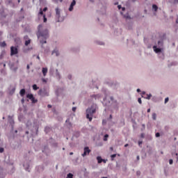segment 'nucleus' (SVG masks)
Wrapping results in <instances>:
<instances>
[{"instance_id": "nucleus-55", "label": "nucleus", "mask_w": 178, "mask_h": 178, "mask_svg": "<svg viewBox=\"0 0 178 178\" xmlns=\"http://www.w3.org/2000/svg\"><path fill=\"white\" fill-rule=\"evenodd\" d=\"M72 74H69V75L67 76L68 80H72Z\"/></svg>"}, {"instance_id": "nucleus-61", "label": "nucleus", "mask_w": 178, "mask_h": 178, "mask_svg": "<svg viewBox=\"0 0 178 178\" xmlns=\"http://www.w3.org/2000/svg\"><path fill=\"white\" fill-rule=\"evenodd\" d=\"M12 70L14 71V72H17V67H15L14 68H12Z\"/></svg>"}, {"instance_id": "nucleus-16", "label": "nucleus", "mask_w": 178, "mask_h": 178, "mask_svg": "<svg viewBox=\"0 0 178 178\" xmlns=\"http://www.w3.org/2000/svg\"><path fill=\"white\" fill-rule=\"evenodd\" d=\"M104 106H109L111 105V101L106 99V97L104 98V102H102Z\"/></svg>"}, {"instance_id": "nucleus-30", "label": "nucleus", "mask_w": 178, "mask_h": 178, "mask_svg": "<svg viewBox=\"0 0 178 178\" xmlns=\"http://www.w3.org/2000/svg\"><path fill=\"white\" fill-rule=\"evenodd\" d=\"M33 97H34V95L31 93V94L29 93V94L26 95V98H29V99L31 100Z\"/></svg>"}, {"instance_id": "nucleus-17", "label": "nucleus", "mask_w": 178, "mask_h": 178, "mask_svg": "<svg viewBox=\"0 0 178 178\" xmlns=\"http://www.w3.org/2000/svg\"><path fill=\"white\" fill-rule=\"evenodd\" d=\"M23 166L25 169V170H26V172H30V163H24Z\"/></svg>"}, {"instance_id": "nucleus-1", "label": "nucleus", "mask_w": 178, "mask_h": 178, "mask_svg": "<svg viewBox=\"0 0 178 178\" xmlns=\"http://www.w3.org/2000/svg\"><path fill=\"white\" fill-rule=\"evenodd\" d=\"M36 35L40 44H42L41 48H44V44H47V39L49 38V31L47 29H42V24H39Z\"/></svg>"}, {"instance_id": "nucleus-50", "label": "nucleus", "mask_w": 178, "mask_h": 178, "mask_svg": "<svg viewBox=\"0 0 178 178\" xmlns=\"http://www.w3.org/2000/svg\"><path fill=\"white\" fill-rule=\"evenodd\" d=\"M169 102V97H166L164 101V104H168Z\"/></svg>"}, {"instance_id": "nucleus-29", "label": "nucleus", "mask_w": 178, "mask_h": 178, "mask_svg": "<svg viewBox=\"0 0 178 178\" xmlns=\"http://www.w3.org/2000/svg\"><path fill=\"white\" fill-rule=\"evenodd\" d=\"M56 76L58 80H60V74L59 73V71H58V69L56 70Z\"/></svg>"}, {"instance_id": "nucleus-12", "label": "nucleus", "mask_w": 178, "mask_h": 178, "mask_svg": "<svg viewBox=\"0 0 178 178\" xmlns=\"http://www.w3.org/2000/svg\"><path fill=\"white\" fill-rule=\"evenodd\" d=\"M120 83L118 81H113L111 83V88H113V90H118L119 88Z\"/></svg>"}, {"instance_id": "nucleus-32", "label": "nucleus", "mask_w": 178, "mask_h": 178, "mask_svg": "<svg viewBox=\"0 0 178 178\" xmlns=\"http://www.w3.org/2000/svg\"><path fill=\"white\" fill-rule=\"evenodd\" d=\"M152 10H154V12H157L158 11V6H156V4H153Z\"/></svg>"}, {"instance_id": "nucleus-45", "label": "nucleus", "mask_w": 178, "mask_h": 178, "mask_svg": "<svg viewBox=\"0 0 178 178\" xmlns=\"http://www.w3.org/2000/svg\"><path fill=\"white\" fill-rule=\"evenodd\" d=\"M34 129H35V135L37 136V134H38V127H35Z\"/></svg>"}, {"instance_id": "nucleus-40", "label": "nucleus", "mask_w": 178, "mask_h": 178, "mask_svg": "<svg viewBox=\"0 0 178 178\" xmlns=\"http://www.w3.org/2000/svg\"><path fill=\"white\" fill-rule=\"evenodd\" d=\"M152 97V95L150 94H147V97H145V99H151V97Z\"/></svg>"}, {"instance_id": "nucleus-52", "label": "nucleus", "mask_w": 178, "mask_h": 178, "mask_svg": "<svg viewBox=\"0 0 178 178\" xmlns=\"http://www.w3.org/2000/svg\"><path fill=\"white\" fill-rule=\"evenodd\" d=\"M24 40H25V41L26 40H30V38H29V35H25V36H24Z\"/></svg>"}, {"instance_id": "nucleus-6", "label": "nucleus", "mask_w": 178, "mask_h": 178, "mask_svg": "<svg viewBox=\"0 0 178 178\" xmlns=\"http://www.w3.org/2000/svg\"><path fill=\"white\" fill-rule=\"evenodd\" d=\"M88 87H90V88H97V90H98V85L97 84V80L92 79V81H89Z\"/></svg>"}, {"instance_id": "nucleus-49", "label": "nucleus", "mask_w": 178, "mask_h": 178, "mask_svg": "<svg viewBox=\"0 0 178 178\" xmlns=\"http://www.w3.org/2000/svg\"><path fill=\"white\" fill-rule=\"evenodd\" d=\"M4 151H5V149L3 147H0V154H3Z\"/></svg>"}, {"instance_id": "nucleus-4", "label": "nucleus", "mask_w": 178, "mask_h": 178, "mask_svg": "<svg viewBox=\"0 0 178 178\" xmlns=\"http://www.w3.org/2000/svg\"><path fill=\"white\" fill-rule=\"evenodd\" d=\"M38 95L40 97H49V89L48 88H43L42 89H40L38 92Z\"/></svg>"}, {"instance_id": "nucleus-11", "label": "nucleus", "mask_w": 178, "mask_h": 178, "mask_svg": "<svg viewBox=\"0 0 178 178\" xmlns=\"http://www.w3.org/2000/svg\"><path fill=\"white\" fill-rule=\"evenodd\" d=\"M8 122L11 126V131H13V126L15 125V120H13V118L10 117V115L8 116Z\"/></svg>"}, {"instance_id": "nucleus-14", "label": "nucleus", "mask_w": 178, "mask_h": 178, "mask_svg": "<svg viewBox=\"0 0 178 178\" xmlns=\"http://www.w3.org/2000/svg\"><path fill=\"white\" fill-rule=\"evenodd\" d=\"M13 0H6V3L8 6H10V8H15V3L13 1Z\"/></svg>"}, {"instance_id": "nucleus-2", "label": "nucleus", "mask_w": 178, "mask_h": 178, "mask_svg": "<svg viewBox=\"0 0 178 178\" xmlns=\"http://www.w3.org/2000/svg\"><path fill=\"white\" fill-rule=\"evenodd\" d=\"M98 106L97 104H92L91 106L86 110V119H88L89 122L92 120V115L97 112Z\"/></svg>"}, {"instance_id": "nucleus-44", "label": "nucleus", "mask_w": 178, "mask_h": 178, "mask_svg": "<svg viewBox=\"0 0 178 178\" xmlns=\"http://www.w3.org/2000/svg\"><path fill=\"white\" fill-rule=\"evenodd\" d=\"M116 154H113L111 155V161H113V159H115V158H116Z\"/></svg>"}, {"instance_id": "nucleus-33", "label": "nucleus", "mask_w": 178, "mask_h": 178, "mask_svg": "<svg viewBox=\"0 0 178 178\" xmlns=\"http://www.w3.org/2000/svg\"><path fill=\"white\" fill-rule=\"evenodd\" d=\"M33 90H34V91H37V90H39V87L37 86V84H33L32 86Z\"/></svg>"}, {"instance_id": "nucleus-39", "label": "nucleus", "mask_w": 178, "mask_h": 178, "mask_svg": "<svg viewBox=\"0 0 178 178\" xmlns=\"http://www.w3.org/2000/svg\"><path fill=\"white\" fill-rule=\"evenodd\" d=\"M171 155H172V156H173V158H175V156H178V154L177 153H176V151H172V152H171Z\"/></svg>"}, {"instance_id": "nucleus-41", "label": "nucleus", "mask_w": 178, "mask_h": 178, "mask_svg": "<svg viewBox=\"0 0 178 178\" xmlns=\"http://www.w3.org/2000/svg\"><path fill=\"white\" fill-rule=\"evenodd\" d=\"M152 116L153 120H156V113H153Z\"/></svg>"}, {"instance_id": "nucleus-34", "label": "nucleus", "mask_w": 178, "mask_h": 178, "mask_svg": "<svg viewBox=\"0 0 178 178\" xmlns=\"http://www.w3.org/2000/svg\"><path fill=\"white\" fill-rule=\"evenodd\" d=\"M96 44H97V45H105V43L101 40H97Z\"/></svg>"}, {"instance_id": "nucleus-35", "label": "nucleus", "mask_w": 178, "mask_h": 178, "mask_svg": "<svg viewBox=\"0 0 178 178\" xmlns=\"http://www.w3.org/2000/svg\"><path fill=\"white\" fill-rule=\"evenodd\" d=\"M0 47L1 48H5V47H6V42L5 41L0 42Z\"/></svg>"}, {"instance_id": "nucleus-54", "label": "nucleus", "mask_w": 178, "mask_h": 178, "mask_svg": "<svg viewBox=\"0 0 178 178\" xmlns=\"http://www.w3.org/2000/svg\"><path fill=\"white\" fill-rule=\"evenodd\" d=\"M138 144L139 147H140L141 145L143 144V140H139V141L138 142Z\"/></svg>"}, {"instance_id": "nucleus-62", "label": "nucleus", "mask_w": 178, "mask_h": 178, "mask_svg": "<svg viewBox=\"0 0 178 178\" xmlns=\"http://www.w3.org/2000/svg\"><path fill=\"white\" fill-rule=\"evenodd\" d=\"M76 109H77V107H72V112H76Z\"/></svg>"}, {"instance_id": "nucleus-53", "label": "nucleus", "mask_w": 178, "mask_h": 178, "mask_svg": "<svg viewBox=\"0 0 178 178\" xmlns=\"http://www.w3.org/2000/svg\"><path fill=\"white\" fill-rule=\"evenodd\" d=\"M169 163H170V165H173V159H170L169 160Z\"/></svg>"}, {"instance_id": "nucleus-43", "label": "nucleus", "mask_w": 178, "mask_h": 178, "mask_svg": "<svg viewBox=\"0 0 178 178\" xmlns=\"http://www.w3.org/2000/svg\"><path fill=\"white\" fill-rule=\"evenodd\" d=\"M66 178H73V174L72 173H68L67 175V177Z\"/></svg>"}, {"instance_id": "nucleus-31", "label": "nucleus", "mask_w": 178, "mask_h": 178, "mask_svg": "<svg viewBox=\"0 0 178 178\" xmlns=\"http://www.w3.org/2000/svg\"><path fill=\"white\" fill-rule=\"evenodd\" d=\"M31 43V39L25 40V46L26 47H29V45H30Z\"/></svg>"}, {"instance_id": "nucleus-9", "label": "nucleus", "mask_w": 178, "mask_h": 178, "mask_svg": "<svg viewBox=\"0 0 178 178\" xmlns=\"http://www.w3.org/2000/svg\"><path fill=\"white\" fill-rule=\"evenodd\" d=\"M90 152H91V149H90V147H85L83 148V153L82 154V156H87V155H88L90 154Z\"/></svg>"}, {"instance_id": "nucleus-8", "label": "nucleus", "mask_w": 178, "mask_h": 178, "mask_svg": "<svg viewBox=\"0 0 178 178\" xmlns=\"http://www.w3.org/2000/svg\"><path fill=\"white\" fill-rule=\"evenodd\" d=\"M49 144L51 145V147H54V148H58V143H56V141L55 140V139H54V138H50L49 139Z\"/></svg>"}, {"instance_id": "nucleus-26", "label": "nucleus", "mask_w": 178, "mask_h": 178, "mask_svg": "<svg viewBox=\"0 0 178 178\" xmlns=\"http://www.w3.org/2000/svg\"><path fill=\"white\" fill-rule=\"evenodd\" d=\"M32 49H33V47H28V48L24 47L23 49V52L24 54H27V52H29V51H31Z\"/></svg>"}, {"instance_id": "nucleus-37", "label": "nucleus", "mask_w": 178, "mask_h": 178, "mask_svg": "<svg viewBox=\"0 0 178 178\" xmlns=\"http://www.w3.org/2000/svg\"><path fill=\"white\" fill-rule=\"evenodd\" d=\"M31 101L32 102V104H37V102H38V100H37L35 99V97H33V98L31 99Z\"/></svg>"}, {"instance_id": "nucleus-5", "label": "nucleus", "mask_w": 178, "mask_h": 178, "mask_svg": "<svg viewBox=\"0 0 178 178\" xmlns=\"http://www.w3.org/2000/svg\"><path fill=\"white\" fill-rule=\"evenodd\" d=\"M56 20L58 23L63 22L64 20L63 17H60V9L58 8H56Z\"/></svg>"}, {"instance_id": "nucleus-3", "label": "nucleus", "mask_w": 178, "mask_h": 178, "mask_svg": "<svg viewBox=\"0 0 178 178\" xmlns=\"http://www.w3.org/2000/svg\"><path fill=\"white\" fill-rule=\"evenodd\" d=\"M153 51L155 54H161L163 51V39H160L157 43L153 46Z\"/></svg>"}, {"instance_id": "nucleus-20", "label": "nucleus", "mask_w": 178, "mask_h": 178, "mask_svg": "<svg viewBox=\"0 0 178 178\" xmlns=\"http://www.w3.org/2000/svg\"><path fill=\"white\" fill-rule=\"evenodd\" d=\"M114 105H113L114 109H115V111H119V103H118L117 100L114 101Z\"/></svg>"}, {"instance_id": "nucleus-58", "label": "nucleus", "mask_w": 178, "mask_h": 178, "mask_svg": "<svg viewBox=\"0 0 178 178\" xmlns=\"http://www.w3.org/2000/svg\"><path fill=\"white\" fill-rule=\"evenodd\" d=\"M144 137H145V134H144V133H142V134H140V138H144Z\"/></svg>"}, {"instance_id": "nucleus-7", "label": "nucleus", "mask_w": 178, "mask_h": 178, "mask_svg": "<svg viewBox=\"0 0 178 178\" xmlns=\"http://www.w3.org/2000/svg\"><path fill=\"white\" fill-rule=\"evenodd\" d=\"M17 54H19V49H17V47L12 46L10 47V56L17 55Z\"/></svg>"}, {"instance_id": "nucleus-46", "label": "nucleus", "mask_w": 178, "mask_h": 178, "mask_svg": "<svg viewBox=\"0 0 178 178\" xmlns=\"http://www.w3.org/2000/svg\"><path fill=\"white\" fill-rule=\"evenodd\" d=\"M47 17H45V15H43V22L44 23H47Z\"/></svg>"}, {"instance_id": "nucleus-60", "label": "nucleus", "mask_w": 178, "mask_h": 178, "mask_svg": "<svg viewBox=\"0 0 178 178\" xmlns=\"http://www.w3.org/2000/svg\"><path fill=\"white\" fill-rule=\"evenodd\" d=\"M110 99H111V101L113 102V104L115 103V100L113 99V96H111V97H110Z\"/></svg>"}, {"instance_id": "nucleus-27", "label": "nucleus", "mask_w": 178, "mask_h": 178, "mask_svg": "<svg viewBox=\"0 0 178 178\" xmlns=\"http://www.w3.org/2000/svg\"><path fill=\"white\" fill-rule=\"evenodd\" d=\"M97 161L98 163H102V161H104V159L101 157V156H97Z\"/></svg>"}, {"instance_id": "nucleus-22", "label": "nucleus", "mask_w": 178, "mask_h": 178, "mask_svg": "<svg viewBox=\"0 0 178 178\" xmlns=\"http://www.w3.org/2000/svg\"><path fill=\"white\" fill-rule=\"evenodd\" d=\"M56 54V56H59V50H58V49H54L52 51H51V55Z\"/></svg>"}, {"instance_id": "nucleus-38", "label": "nucleus", "mask_w": 178, "mask_h": 178, "mask_svg": "<svg viewBox=\"0 0 178 178\" xmlns=\"http://www.w3.org/2000/svg\"><path fill=\"white\" fill-rule=\"evenodd\" d=\"M23 118H24V116L23 115V114H20L19 116H18V120L19 122H22L23 120Z\"/></svg>"}, {"instance_id": "nucleus-36", "label": "nucleus", "mask_w": 178, "mask_h": 178, "mask_svg": "<svg viewBox=\"0 0 178 178\" xmlns=\"http://www.w3.org/2000/svg\"><path fill=\"white\" fill-rule=\"evenodd\" d=\"M0 72L1 74H3V76H6V70L5 69H1Z\"/></svg>"}, {"instance_id": "nucleus-10", "label": "nucleus", "mask_w": 178, "mask_h": 178, "mask_svg": "<svg viewBox=\"0 0 178 178\" xmlns=\"http://www.w3.org/2000/svg\"><path fill=\"white\" fill-rule=\"evenodd\" d=\"M101 98V95H99V94H94V95H90V99L92 100V101H93V102H95V101H97V99H99Z\"/></svg>"}, {"instance_id": "nucleus-48", "label": "nucleus", "mask_w": 178, "mask_h": 178, "mask_svg": "<svg viewBox=\"0 0 178 178\" xmlns=\"http://www.w3.org/2000/svg\"><path fill=\"white\" fill-rule=\"evenodd\" d=\"M138 104H140V105H141V104H143V101L141 100V97H139V98L138 99Z\"/></svg>"}, {"instance_id": "nucleus-59", "label": "nucleus", "mask_w": 178, "mask_h": 178, "mask_svg": "<svg viewBox=\"0 0 178 178\" xmlns=\"http://www.w3.org/2000/svg\"><path fill=\"white\" fill-rule=\"evenodd\" d=\"M43 12H47L48 10V8L44 7L43 10H42Z\"/></svg>"}, {"instance_id": "nucleus-63", "label": "nucleus", "mask_w": 178, "mask_h": 178, "mask_svg": "<svg viewBox=\"0 0 178 178\" xmlns=\"http://www.w3.org/2000/svg\"><path fill=\"white\" fill-rule=\"evenodd\" d=\"M136 175H137V176H140V175H141V172L137 171Z\"/></svg>"}, {"instance_id": "nucleus-13", "label": "nucleus", "mask_w": 178, "mask_h": 178, "mask_svg": "<svg viewBox=\"0 0 178 178\" xmlns=\"http://www.w3.org/2000/svg\"><path fill=\"white\" fill-rule=\"evenodd\" d=\"M74 6H76V0H72V1L71 2V4L70 6V8H68V10L70 12H72Z\"/></svg>"}, {"instance_id": "nucleus-24", "label": "nucleus", "mask_w": 178, "mask_h": 178, "mask_svg": "<svg viewBox=\"0 0 178 178\" xmlns=\"http://www.w3.org/2000/svg\"><path fill=\"white\" fill-rule=\"evenodd\" d=\"M156 54H158V56L159 58V59H165V54H163V53L162 52H160V53H156Z\"/></svg>"}, {"instance_id": "nucleus-42", "label": "nucleus", "mask_w": 178, "mask_h": 178, "mask_svg": "<svg viewBox=\"0 0 178 178\" xmlns=\"http://www.w3.org/2000/svg\"><path fill=\"white\" fill-rule=\"evenodd\" d=\"M108 137H109V135L105 134L104 136V141H108Z\"/></svg>"}, {"instance_id": "nucleus-25", "label": "nucleus", "mask_w": 178, "mask_h": 178, "mask_svg": "<svg viewBox=\"0 0 178 178\" xmlns=\"http://www.w3.org/2000/svg\"><path fill=\"white\" fill-rule=\"evenodd\" d=\"M42 72L43 76H47V73H48V68L42 67Z\"/></svg>"}, {"instance_id": "nucleus-19", "label": "nucleus", "mask_w": 178, "mask_h": 178, "mask_svg": "<svg viewBox=\"0 0 178 178\" xmlns=\"http://www.w3.org/2000/svg\"><path fill=\"white\" fill-rule=\"evenodd\" d=\"M16 91V86H11V89L9 90V95H13Z\"/></svg>"}, {"instance_id": "nucleus-57", "label": "nucleus", "mask_w": 178, "mask_h": 178, "mask_svg": "<svg viewBox=\"0 0 178 178\" xmlns=\"http://www.w3.org/2000/svg\"><path fill=\"white\" fill-rule=\"evenodd\" d=\"M9 66H10V69H13V66H15V64H13V63L9 64Z\"/></svg>"}, {"instance_id": "nucleus-18", "label": "nucleus", "mask_w": 178, "mask_h": 178, "mask_svg": "<svg viewBox=\"0 0 178 178\" xmlns=\"http://www.w3.org/2000/svg\"><path fill=\"white\" fill-rule=\"evenodd\" d=\"M44 169H45V167H44V165H38L36 167V170H38V172H39V173H41V172H44Z\"/></svg>"}, {"instance_id": "nucleus-28", "label": "nucleus", "mask_w": 178, "mask_h": 178, "mask_svg": "<svg viewBox=\"0 0 178 178\" xmlns=\"http://www.w3.org/2000/svg\"><path fill=\"white\" fill-rule=\"evenodd\" d=\"M51 127H45L44 128V133H46V134H48V133H50L51 132Z\"/></svg>"}, {"instance_id": "nucleus-56", "label": "nucleus", "mask_w": 178, "mask_h": 178, "mask_svg": "<svg viewBox=\"0 0 178 178\" xmlns=\"http://www.w3.org/2000/svg\"><path fill=\"white\" fill-rule=\"evenodd\" d=\"M145 94H146L145 91H143L141 92L142 98H144V96H143V95H145Z\"/></svg>"}, {"instance_id": "nucleus-64", "label": "nucleus", "mask_w": 178, "mask_h": 178, "mask_svg": "<svg viewBox=\"0 0 178 178\" xmlns=\"http://www.w3.org/2000/svg\"><path fill=\"white\" fill-rule=\"evenodd\" d=\"M173 3H174V4L178 3V0H174Z\"/></svg>"}, {"instance_id": "nucleus-51", "label": "nucleus", "mask_w": 178, "mask_h": 178, "mask_svg": "<svg viewBox=\"0 0 178 178\" xmlns=\"http://www.w3.org/2000/svg\"><path fill=\"white\" fill-rule=\"evenodd\" d=\"M39 15H44V11L41 8L40 9Z\"/></svg>"}, {"instance_id": "nucleus-47", "label": "nucleus", "mask_w": 178, "mask_h": 178, "mask_svg": "<svg viewBox=\"0 0 178 178\" xmlns=\"http://www.w3.org/2000/svg\"><path fill=\"white\" fill-rule=\"evenodd\" d=\"M155 137H156V138L161 137V134L159 132H157L155 134Z\"/></svg>"}, {"instance_id": "nucleus-23", "label": "nucleus", "mask_w": 178, "mask_h": 178, "mask_svg": "<svg viewBox=\"0 0 178 178\" xmlns=\"http://www.w3.org/2000/svg\"><path fill=\"white\" fill-rule=\"evenodd\" d=\"M19 95H21V97H24V95H26V89H21L19 91Z\"/></svg>"}, {"instance_id": "nucleus-15", "label": "nucleus", "mask_w": 178, "mask_h": 178, "mask_svg": "<svg viewBox=\"0 0 178 178\" xmlns=\"http://www.w3.org/2000/svg\"><path fill=\"white\" fill-rule=\"evenodd\" d=\"M42 152L46 154V155H48L49 154V147H48V145H44Z\"/></svg>"}, {"instance_id": "nucleus-21", "label": "nucleus", "mask_w": 178, "mask_h": 178, "mask_svg": "<svg viewBox=\"0 0 178 178\" xmlns=\"http://www.w3.org/2000/svg\"><path fill=\"white\" fill-rule=\"evenodd\" d=\"M65 123H67V127L70 129V127H72V122H70V118H67L65 121Z\"/></svg>"}]
</instances>
